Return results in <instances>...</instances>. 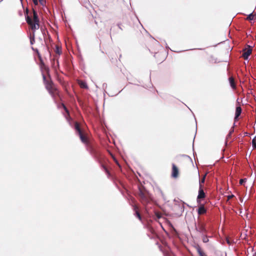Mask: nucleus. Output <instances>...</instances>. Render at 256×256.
Wrapping results in <instances>:
<instances>
[{
	"label": "nucleus",
	"instance_id": "nucleus-26",
	"mask_svg": "<svg viewBox=\"0 0 256 256\" xmlns=\"http://www.w3.org/2000/svg\"><path fill=\"white\" fill-rule=\"evenodd\" d=\"M42 76H43V78L44 80L46 79V76L44 74L42 75Z\"/></svg>",
	"mask_w": 256,
	"mask_h": 256
},
{
	"label": "nucleus",
	"instance_id": "nucleus-12",
	"mask_svg": "<svg viewBox=\"0 0 256 256\" xmlns=\"http://www.w3.org/2000/svg\"><path fill=\"white\" fill-rule=\"evenodd\" d=\"M75 130L77 131V132H78V134L82 133V131L80 129V126H79V124L78 122H76L75 124Z\"/></svg>",
	"mask_w": 256,
	"mask_h": 256
},
{
	"label": "nucleus",
	"instance_id": "nucleus-5",
	"mask_svg": "<svg viewBox=\"0 0 256 256\" xmlns=\"http://www.w3.org/2000/svg\"><path fill=\"white\" fill-rule=\"evenodd\" d=\"M204 197H205V194L204 192V191L203 190L202 188V186L200 185L199 190H198V194L197 198L200 199V198H203Z\"/></svg>",
	"mask_w": 256,
	"mask_h": 256
},
{
	"label": "nucleus",
	"instance_id": "nucleus-10",
	"mask_svg": "<svg viewBox=\"0 0 256 256\" xmlns=\"http://www.w3.org/2000/svg\"><path fill=\"white\" fill-rule=\"evenodd\" d=\"M229 81H230V84L231 87L232 88H235L236 86L234 84V79L232 78H229Z\"/></svg>",
	"mask_w": 256,
	"mask_h": 256
},
{
	"label": "nucleus",
	"instance_id": "nucleus-9",
	"mask_svg": "<svg viewBox=\"0 0 256 256\" xmlns=\"http://www.w3.org/2000/svg\"><path fill=\"white\" fill-rule=\"evenodd\" d=\"M81 141L84 144L87 142L86 138L82 134V133L78 134Z\"/></svg>",
	"mask_w": 256,
	"mask_h": 256
},
{
	"label": "nucleus",
	"instance_id": "nucleus-18",
	"mask_svg": "<svg viewBox=\"0 0 256 256\" xmlns=\"http://www.w3.org/2000/svg\"><path fill=\"white\" fill-rule=\"evenodd\" d=\"M246 178L241 179L240 180V184H244V182H246Z\"/></svg>",
	"mask_w": 256,
	"mask_h": 256
},
{
	"label": "nucleus",
	"instance_id": "nucleus-19",
	"mask_svg": "<svg viewBox=\"0 0 256 256\" xmlns=\"http://www.w3.org/2000/svg\"><path fill=\"white\" fill-rule=\"evenodd\" d=\"M234 196V194L229 195L228 196V200L227 201L229 200L230 198H233Z\"/></svg>",
	"mask_w": 256,
	"mask_h": 256
},
{
	"label": "nucleus",
	"instance_id": "nucleus-15",
	"mask_svg": "<svg viewBox=\"0 0 256 256\" xmlns=\"http://www.w3.org/2000/svg\"><path fill=\"white\" fill-rule=\"evenodd\" d=\"M158 191L159 192V194H160L162 197L163 198V199H164L165 200H166L165 196H164V195L163 192H162V190L160 188H158Z\"/></svg>",
	"mask_w": 256,
	"mask_h": 256
},
{
	"label": "nucleus",
	"instance_id": "nucleus-20",
	"mask_svg": "<svg viewBox=\"0 0 256 256\" xmlns=\"http://www.w3.org/2000/svg\"><path fill=\"white\" fill-rule=\"evenodd\" d=\"M136 215L137 217H138L140 220V219H141V216H140V214H139V212H136Z\"/></svg>",
	"mask_w": 256,
	"mask_h": 256
},
{
	"label": "nucleus",
	"instance_id": "nucleus-27",
	"mask_svg": "<svg viewBox=\"0 0 256 256\" xmlns=\"http://www.w3.org/2000/svg\"><path fill=\"white\" fill-rule=\"evenodd\" d=\"M20 0L22 1V0Z\"/></svg>",
	"mask_w": 256,
	"mask_h": 256
},
{
	"label": "nucleus",
	"instance_id": "nucleus-22",
	"mask_svg": "<svg viewBox=\"0 0 256 256\" xmlns=\"http://www.w3.org/2000/svg\"><path fill=\"white\" fill-rule=\"evenodd\" d=\"M204 179H205V176H204L203 177V178H202V180H201V181H200V185L201 186V183H204Z\"/></svg>",
	"mask_w": 256,
	"mask_h": 256
},
{
	"label": "nucleus",
	"instance_id": "nucleus-16",
	"mask_svg": "<svg viewBox=\"0 0 256 256\" xmlns=\"http://www.w3.org/2000/svg\"><path fill=\"white\" fill-rule=\"evenodd\" d=\"M208 238L207 236H204L203 238H202V241L204 242V243H206V242H208Z\"/></svg>",
	"mask_w": 256,
	"mask_h": 256
},
{
	"label": "nucleus",
	"instance_id": "nucleus-7",
	"mask_svg": "<svg viewBox=\"0 0 256 256\" xmlns=\"http://www.w3.org/2000/svg\"><path fill=\"white\" fill-rule=\"evenodd\" d=\"M195 248L197 250V252L198 253L200 256H206L202 250L201 248L200 247V246L197 245L196 246H195Z\"/></svg>",
	"mask_w": 256,
	"mask_h": 256
},
{
	"label": "nucleus",
	"instance_id": "nucleus-2",
	"mask_svg": "<svg viewBox=\"0 0 256 256\" xmlns=\"http://www.w3.org/2000/svg\"><path fill=\"white\" fill-rule=\"evenodd\" d=\"M46 88L49 92V93L52 96L54 97V93L56 91V88L54 87L52 84H46Z\"/></svg>",
	"mask_w": 256,
	"mask_h": 256
},
{
	"label": "nucleus",
	"instance_id": "nucleus-13",
	"mask_svg": "<svg viewBox=\"0 0 256 256\" xmlns=\"http://www.w3.org/2000/svg\"><path fill=\"white\" fill-rule=\"evenodd\" d=\"M247 19L249 20H253L254 19V15L253 14V12H252L250 14H248Z\"/></svg>",
	"mask_w": 256,
	"mask_h": 256
},
{
	"label": "nucleus",
	"instance_id": "nucleus-8",
	"mask_svg": "<svg viewBox=\"0 0 256 256\" xmlns=\"http://www.w3.org/2000/svg\"><path fill=\"white\" fill-rule=\"evenodd\" d=\"M206 212V210L204 206H200L198 210V212L199 214H204Z\"/></svg>",
	"mask_w": 256,
	"mask_h": 256
},
{
	"label": "nucleus",
	"instance_id": "nucleus-25",
	"mask_svg": "<svg viewBox=\"0 0 256 256\" xmlns=\"http://www.w3.org/2000/svg\"><path fill=\"white\" fill-rule=\"evenodd\" d=\"M63 106H64V110H66V112H68V110L66 109V106H65L64 105H63Z\"/></svg>",
	"mask_w": 256,
	"mask_h": 256
},
{
	"label": "nucleus",
	"instance_id": "nucleus-6",
	"mask_svg": "<svg viewBox=\"0 0 256 256\" xmlns=\"http://www.w3.org/2000/svg\"><path fill=\"white\" fill-rule=\"evenodd\" d=\"M242 112V108L240 106H238L236 107V114L234 118L236 119L240 114Z\"/></svg>",
	"mask_w": 256,
	"mask_h": 256
},
{
	"label": "nucleus",
	"instance_id": "nucleus-1",
	"mask_svg": "<svg viewBox=\"0 0 256 256\" xmlns=\"http://www.w3.org/2000/svg\"><path fill=\"white\" fill-rule=\"evenodd\" d=\"M34 22L28 16V10H26V22L30 26L32 30L35 31L39 28V19L36 12L33 10Z\"/></svg>",
	"mask_w": 256,
	"mask_h": 256
},
{
	"label": "nucleus",
	"instance_id": "nucleus-14",
	"mask_svg": "<svg viewBox=\"0 0 256 256\" xmlns=\"http://www.w3.org/2000/svg\"><path fill=\"white\" fill-rule=\"evenodd\" d=\"M252 146L254 149H256V141L255 138H254L252 140Z\"/></svg>",
	"mask_w": 256,
	"mask_h": 256
},
{
	"label": "nucleus",
	"instance_id": "nucleus-17",
	"mask_svg": "<svg viewBox=\"0 0 256 256\" xmlns=\"http://www.w3.org/2000/svg\"><path fill=\"white\" fill-rule=\"evenodd\" d=\"M139 195H140V196L142 198H145L144 194L142 191H140V193H139Z\"/></svg>",
	"mask_w": 256,
	"mask_h": 256
},
{
	"label": "nucleus",
	"instance_id": "nucleus-21",
	"mask_svg": "<svg viewBox=\"0 0 256 256\" xmlns=\"http://www.w3.org/2000/svg\"><path fill=\"white\" fill-rule=\"evenodd\" d=\"M234 132V130H233V129H232V130H230V132L229 134H228V135L227 136V138H229V137H230V136H231V134H232V132Z\"/></svg>",
	"mask_w": 256,
	"mask_h": 256
},
{
	"label": "nucleus",
	"instance_id": "nucleus-4",
	"mask_svg": "<svg viewBox=\"0 0 256 256\" xmlns=\"http://www.w3.org/2000/svg\"><path fill=\"white\" fill-rule=\"evenodd\" d=\"M248 47H249L248 49H244V52L242 54V56L244 59H248V57L252 53V50L250 48V46H248Z\"/></svg>",
	"mask_w": 256,
	"mask_h": 256
},
{
	"label": "nucleus",
	"instance_id": "nucleus-24",
	"mask_svg": "<svg viewBox=\"0 0 256 256\" xmlns=\"http://www.w3.org/2000/svg\"><path fill=\"white\" fill-rule=\"evenodd\" d=\"M40 4L42 5H44V0H39Z\"/></svg>",
	"mask_w": 256,
	"mask_h": 256
},
{
	"label": "nucleus",
	"instance_id": "nucleus-3",
	"mask_svg": "<svg viewBox=\"0 0 256 256\" xmlns=\"http://www.w3.org/2000/svg\"><path fill=\"white\" fill-rule=\"evenodd\" d=\"M178 174V170L176 166L173 164H172V176L174 178H176Z\"/></svg>",
	"mask_w": 256,
	"mask_h": 256
},
{
	"label": "nucleus",
	"instance_id": "nucleus-11",
	"mask_svg": "<svg viewBox=\"0 0 256 256\" xmlns=\"http://www.w3.org/2000/svg\"><path fill=\"white\" fill-rule=\"evenodd\" d=\"M79 84H80V86H81V88H88L86 83L84 82L80 81L79 82Z\"/></svg>",
	"mask_w": 256,
	"mask_h": 256
},
{
	"label": "nucleus",
	"instance_id": "nucleus-23",
	"mask_svg": "<svg viewBox=\"0 0 256 256\" xmlns=\"http://www.w3.org/2000/svg\"><path fill=\"white\" fill-rule=\"evenodd\" d=\"M34 4L37 5L38 4V0H32Z\"/></svg>",
	"mask_w": 256,
	"mask_h": 256
}]
</instances>
